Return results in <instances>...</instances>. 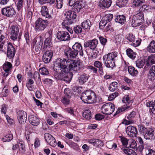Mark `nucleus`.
Segmentation results:
<instances>
[{
	"instance_id": "1",
	"label": "nucleus",
	"mask_w": 155,
	"mask_h": 155,
	"mask_svg": "<svg viewBox=\"0 0 155 155\" xmlns=\"http://www.w3.org/2000/svg\"><path fill=\"white\" fill-rule=\"evenodd\" d=\"M53 68L56 72L58 73L56 78L66 81H69L71 79L72 76L69 71H76L79 70V67L73 60L64 58L57 60Z\"/></svg>"
},
{
	"instance_id": "2",
	"label": "nucleus",
	"mask_w": 155,
	"mask_h": 155,
	"mask_svg": "<svg viewBox=\"0 0 155 155\" xmlns=\"http://www.w3.org/2000/svg\"><path fill=\"white\" fill-rule=\"evenodd\" d=\"M117 53L112 52L105 54L103 57V61L105 66L107 68H112L115 66V62L117 60Z\"/></svg>"
},
{
	"instance_id": "3",
	"label": "nucleus",
	"mask_w": 155,
	"mask_h": 155,
	"mask_svg": "<svg viewBox=\"0 0 155 155\" xmlns=\"http://www.w3.org/2000/svg\"><path fill=\"white\" fill-rule=\"evenodd\" d=\"M81 98L83 101L88 104L95 103L97 102L95 94L91 90L83 92Z\"/></svg>"
},
{
	"instance_id": "4",
	"label": "nucleus",
	"mask_w": 155,
	"mask_h": 155,
	"mask_svg": "<svg viewBox=\"0 0 155 155\" xmlns=\"http://www.w3.org/2000/svg\"><path fill=\"white\" fill-rule=\"evenodd\" d=\"M75 12L74 11H69L65 13V16L66 18L62 23V25L67 27H68V25L72 23L73 19H75L77 17V15Z\"/></svg>"
},
{
	"instance_id": "5",
	"label": "nucleus",
	"mask_w": 155,
	"mask_h": 155,
	"mask_svg": "<svg viewBox=\"0 0 155 155\" xmlns=\"http://www.w3.org/2000/svg\"><path fill=\"white\" fill-rule=\"evenodd\" d=\"M48 21L39 18L37 19L35 24V29L36 31H39L44 30L47 26Z\"/></svg>"
},
{
	"instance_id": "6",
	"label": "nucleus",
	"mask_w": 155,
	"mask_h": 155,
	"mask_svg": "<svg viewBox=\"0 0 155 155\" xmlns=\"http://www.w3.org/2000/svg\"><path fill=\"white\" fill-rule=\"evenodd\" d=\"M143 16V13L141 12H139L138 13L134 15L132 19L130 20L132 26L136 27L140 25L142 22Z\"/></svg>"
},
{
	"instance_id": "7",
	"label": "nucleus",
	"mask_w": 155,
	"mask_h": 155,
	"mask_svg": "<svg viewBox=\"0 0 155 155\" xmlns=\"http://www.w3.org/2000/svg\"><path fill=\"white\" fill-rule=\"evenodd\" d=\"M115 108L114 105L112 103H106L101 108V112L104 114L110 115L114 111Z\"/></svg>"
},
{
	"instance_id": "8",
	"label": "nucleus",
	"mask_w": 155,
	"mask_h": 155,
	"mask_svg": "<svg viewBox=\"0 0 155 155\" xmlns=\"http://www.w3.org/2000/svg\"><path fill=\"white\" fill-rule=\"evenodd\" d=\"M69 5L71 6L70 2L69 3ZM86 5V3L85 1L82 0H78L74 2V3L71 5L73 6L72 9L74 11L78 12L81 9L84 7Z\"/></svg>"
},
{
	"instance_id": "9",
	"label": "nucleus",
	"mask_w": 155,
	"mask_h": 155,
	"mask_svg": "<svg viewBox=\"0 0 155 155\" xmlns=\"http://www.w3.org/2000/svg\"><path fill=\"white\" fill-rule=\"evenodd\" d=\"M1 12L3 15L7 17H12L16 13L14 8L11 6L2 8Z\"/></svg>"
},
{
	"instance_id": "10",
	"label": "nucleus",
	"mask_w": 155,
	"mask_h": 155,
	"mask_svg": "<svg viewBox=\"0 0 155 155\" xmlns=\"http://www.w3.org/2000/svg\"><path fill=\"white\" fill-rule=\"evenodd\" d=\"M57 38L60 41H68L70 39L69 33L66 31H58L57 33Z\"/></svg>"
},
{
	"instance_id": "11",
	"label": "nucleus",
	"mask_w": 155,
	"mask_h": 155,
	"mask_svg": "<svg viewBox=\"0 0 155 155\" xmlns=\"http://www.w3.org/2000/svg\"><path fill=\"white\" fill-rule=\"evenodd\" d=\"M98 44V40L96 39H93L87 41L84 44V47L85 48L89 47L92 50H95Z\"/></svg>"
},
{
	"instance_id": "12",
	"label": "nucleus",
	"mask_w": 155,
	"mask_h": 155,
	"mask_svg": "<svg viewBox=\"0 0 155 155\" xmlns=\"http://www.w3.org/2000/svg\"><path fill=\"white\" fill-rule=\"evenodd\" d=\"M147 81L152 84L155 82V66L153 65L149 70Z\"/></svg>"
},
{
	"instance_id": "13",
	"label": "nucleus",
	"mask_w": 155,
	"mask_h": 155,
	"mask_svg": "<svg viewBox=\"0 0 155 155\" xmlns=\"http://www.w3.org/2000/svg\"><path fill=\"white\" fill-rule=\"evenodd\" d=\"M44 137L46 142L50 146L53 147L56 146L55 139L51 135L48 133H45L44 134Z\"/></svg>"
},
{
	"instance_id": "14",
	"label": "nucleus",
	"mask_w": 155,
	"mask_h": 155,
	"mask_svg": "<svg viewBox=\"0 0 155 155\" xmlns=\"http://www.w3.org/2000/svg\"><path fill=\"white\" fill-rule=\"evenodd\" d=\"M126 132L128 136L132 137H136L137 134V128L131 125L128 126L126 128Z\"/></svg>"
},
{
	"instance_id": "15",
	"label": "nucleus",
	"mask_w": 155,
	"mask_h": 155,
	"mask_svg": "<svg viewBox=\"0 0 155 155\" xmlns=\"http://www.w3.org/2000/svg\"><path fill=\"white\" fill-rule=\"evenodd\" d=\"M17 117L19 122L21 124H24L27 119L26 113L22 110H20L17 113Z\"/></svg>"
},
{
	"instance_id": "16",
	"label": "nucleus",
	"mask_w": 155,
	"mask_h": 155,
	"mask_svg": "<svg viewBox=\"0 0 155 155\" xmlns=\"http://www.w3.org/2000/svg\"><path fill=\"white\" fill-rule=\"evenodd\" d=\"M7 56L9 58H13L15 54V49L12 44L9 43L7 45Z\"/></svg>"
},
{
	"instance_id": "17",
	"label": "nucleus",
	"mask_w": 155,
	"mask_h": 155,
	"mask_svg": "<svg viewBox=\"0 0 155 155\" xmlns=\"http://www.w3.org/2000/svg\"><path fill=\"white\" fill-rule=\"evenodd\" d=\"M11 38L14 41L17 40L19 31L18 27L17 26L13 25L11 27Z\"/></svg>"
},
{
	"instance_id": "18",
	"label": "nucleus",
	"mask_w": 155,
	"mask_h": 155,
	"mask_svg": "<svg viewBox=\"0 0 155 155\" xmlns=\"http://www.w3.org/2000/svg\"><path fill=\"white\" fill-rule=\"evenodd\" d=\"M40 12L41 15L43 17L48 19L52 18L51 12H50L46 6H42L41 8Z\"/></svg>"
},
{
	"instance_id": "19",
	"label": "nucleus",
	"mask_w": 155,
	"mask_h": 155,
	"mask_svg": "<svg viewBox=\"0 0 155 155\" xmlns=\"http://www.w3.org/2000/svg\"><path fill=\"white\" fill-rule=\"evenodd\" d=\"M64 54L68 58L72 59L75 58L78 55V53L73 49L69 48L65 50Z\"/></svg>"
},
{
	"instance_id": "20",
	"label": "nucleus",
	"mask_w": 155,
	"mask_h": 155,
	"mask_svg": "<svg viewBox=\"0 0 155 155\" xmlns=\"http://www.w3.org/2000/svg\"><path fill=\"white\" fill-rule=\"evenodd\" d=\"M53 55V52L51 51H46L42 56L43 61L45 63H49L51 61Z\"/></svg>"
},
{
	"instance_id": "21",
	"label": "nucleus",
	"mask_w": 155,
	"mask_h": 155,
	"mask_svg": "<svg viewBox=\"0 0 155 155\" xmlns=\"http://www.w3.org/2000/svg\"><path fill=\"white\" fill-rule=\"evenodd\" d=\"M155 64V54H152L148 56L146 60V64L144 68L145 69L148 67Z\"/></svg>"
},
{
	"instance_id": "22",
	"label": "nucleus",
	"mask_w": 155,
	"mask_h": 155,
	"mask_svg": "<svg viewBox=\"0 0 155 155\" xmlns=\"http://www.w3.org/2000/svg\"><path fill=\"white\" fill-rule=\"evenodd\" d=\"M72 49L79 53L80 55L83 56L84 54L82 48L80 43L78 42L75 43L72 46Z\"/></svg>"
},
{
	"instance_id": "23",
	"label": "nucleus",
	"mask_w": 155,
	"mask_h": 155,
	"mask_svg": "<svg viewBox=\"0 0 155 155\" xmlns=\"http://www.w3.org/2000/svg\"><path fill=\"white\" fill-rule=\"evenodd\" d=\"M28 120L30 123L32 125L37 126L40 123V120L39 118L33 115L29 116Z\"/></svg>"
},
{
	"instance_id": "24",
	"label": "nucleus",
	"mask_w": 155,
	"mask_h": 155,
	"mask_svg": "<svg viewBox=\"0 0 155 155\" xmlns=\"http://www.w3.org/2000/svg\"><path fill=\"white\" fill-rule=\"evenodd\" d=\"M88 142L96 147H101L103 145V143L102 141L98 139H93L88 140Z\"/></svg>"
},
{
	"instance_id": "25",
	"label": "nucleus",
	"mask_w": 155,
	"mask_h": 155,
	"mask_svg": "<svg viewBox=\"0 0 155 155\" xmlns=\"http://www.w3.org/2000/svg\"><path fill=\"white\" fill-rule=\"evenodd\" d=\"M154 130L150 129H148L145 134L144 135V138L146 140H151L153 139Z\"/></svg>"
},
{
	"instance_id": "26",
	"label": "nucleus",
	"mask_w": 155,
	"mask_h": 155,
	"mask_svg": "<svg viewBox=\"0 0 155 155\" xmlns=\"http://www.w3.org/2000/svg\"><path fill=\"white\" fill-rule=\"evenodd\" d=\"M88 74H83L79 78V82L81 84H83L88 80Z\"/></svg>"
},
{
	"instance_id": "27",
	"label": "nucleus",
	"mask_w": 155,
	"mask_h": 155,
	"mask_svg": "<svg viewBox=\"0 0 155 155\" xmlns=\"http://www.w3.org/2000/svg\"><path fill=\"white\" fill-rule=\"evenodd\" d=\"M111 0H103L101 2L100 7L102 8H108L111 5Z\"/></svg>"
},
{
	"instance_id": "28",
	"label": "nucleus",
	"mask_w": 155,
	"mask_h": 155,
	"mask_svg": "<svg viewBox=\"0 0 155 155\" xmlns=\"http://www.w3.org/2000/svg\"><path fill=\"white\" fill-rule=\"evenodd\" d=\"M147 50L150 53H155V41L153 40L150 43Z\"/></svg>"
},
{
	"instance_id": "29",
	"label": "nucleus",
	"mask_w": 155,
	"mask_h": 155,
	"mask_svg": "<svg viewBox=\"0 0 155 155\" xmlns=\"http://www.w3.org/2000/svg\"><path fill=\"white\" fill-rule=\"evenodd\" d=\"M146 105L150 107L152 113L155 114V104L153 102L148 101L146 102Z\"/></svg>"
},
{
	"instance_id": "30",
	"label": "nucleus",
	"mask_w": 155,
	"mask_h": 155,
	"mask_svg": "<svg viewBox=\"0 0 155 155\" xmlns=\"http://www.w3.org/2000/svg\"><path fill=\"white\" fill-rule=\"evenodd\" d=\"M126 18L124 15H118L116 16L115 20L117 22L123 24L126 21Z\"/></svg>"
},
{
	"instance_id": "31",
	"label": "nucleus",
	"mask_w": 155,
	"mask_h": 155,
	"mask_svg": "<svg viewBox=\"0 0 155 155\" xmlns=\"http://www.w3.org/2000/svg\"><path fill=\"white\" fill-rule=\"evenodd\" d=\"M91 25V22L89 20H86L82 22L81 23V26L84 29L90 30Z\"/></svg>"
},
{
	"instance_id": "32",
	"label": "nucleus",
	"mask_w": 155,
	"mask_h": 155,
	"mask_svg": "<svg viewBox=\"0 0 155 155\" xmlns=\"http://www.w3.org/2000/svg\"><path fill=\"white\" fill-rule=\"evenodd\" d=\"M145 63V60L143 59H139L136 62V66L139 68H142Z\"/></svg>"
},
{
	"instance_id": "33",
	"label": "nucleus",
	"mask_w": 155,
	"mask_h": 155,
	"mask_svg": "<svg viewBox=\"0 0 155 155\" xmlns=\"http://www.w3.org/2000/svg\"><path fill=\"white\" fill-rule=\"evenodd\" d=\"M128 71L129 74L133 76H136L138 73L137 71L134 67L131 66L128 67Z\"/></svg>"
},
{
	"instance_id": "34",
	"label": "nucleus",
	"mask_w": 155,
	"mask_h": 155,
	"mask_svg": "<svg viewBox=\"0 0 155 155\" xmlns=\"http://www.w3.org/2000/svg\"><path fill=\"white\" fill-rule=\"evenodd\" d=\"M118 84L116 82H112L110 84L109 87V90L111 91H114L118 90Z\"/></svg>"
},
{
	"instance_id": "35",
	"label": "nucleus",
	"mask_w": 155,
	"mask_h": 155,
	"mask_svg": "<svg viewBox=\"0 0 155 155\" xmlns=\"http://www.w3.org/2000/svg\"><path fill=\"white\" fill-rule=\"evenodd\" d=\"M126 52L127 55L130 58L132 59H134L135 58L136 55V53L133 51L131 49H127L126 50Z\"/></svg>"
},
{
	"instance_id": "36",
	"label": "nucleus",
	"mask_w": 155,
	"mask_h": 155,
	"mask_svg": "<svg viewBox=\"0 0 155 155\" xmlns=\"http://www.w3.org/2000/svg\"><path fill=\"white\" fill-rule=\"evenodd\" d=\"M12 64L8 62L5 63L3 66L4 70L5 71H9L12 68Z\"/></svg>"
},
{
	"instance_id": "37",
	"label": "nucleus",
	"mask_w": 155,
	"mask_h": 155,
	"mask_svg": "<svg viewBox=\"0 0 155 155\" xmlns=\"http://www.w3.org/2000/svg\"><path fill=\"white\" fill-rule=\"evenodd\" d=\"M83 117L86 119L89 120L91 118V113L90 110H85L83 113Z\"/></svg>"
},
{
	"instance_id": "38",
	"label": "nucleus",
	"mask_w": 155,
	"mask_h": 155,
	"mask_svg": "<svg viewBox=\"0 0 155 155\" xmlns=\"http://www.w3.org/2000/svg\"><path fill=\"white\" fill-rule=\"evenodd\" d=\"M113 15L111 14H109L106 15L102 18L103 20L106 21L107 23L111 21L113 18Z\"/></svg>"
},
{
	"instance_id": "39",
	"label": "nucleus",
	"mask_w": 155,
	"mask_h": 155,
	"mask_svg": "<svg viewBox=\"0 0 155 155\" xmlns=\"http://www.w3.org/2000/svg\"><path fill=\"white\" fill-rule=\"evenodd\" d=\"M33 45H35L36 44H37L41 45L42 46L43 44V40H42L40 38L37 37L35 38L33 40Z\"/></svg>"
},
{
	"instance_id": "40",
	"label": "nucleus",
	"mask_w": 155,
	"mask_h": 155,
	"mask_svg": "<svg viewBox=\"0 0 155 155\" xmlns=\"http://www.w3.org/2000/svg\"><path fill=\"white\" fill-rule=\"evenodd\" d=\"M13 138V136L12 134H6L2 139L4 142H8L11 141Z\"/></svg>"
},
{
	"instance_id": "41",
	"label": "nucleus",
	"mask_w": 155,
	"mask_h": 155,
	"mask_svg": "<svg viewBox=\"0 0 155 155\" xmlns=\"http://www.w3.org/2000/svg\"><path fill=\"white\" fill-rule=\"evenodd\" d=\"M127 39L130 42H134L135 37L132 33H130L127 35Z\"/></svg>"
},
{
	"instance_id": "42",
	"label": "nucleus",
	"mask_w": 155,
	"mask_h": 155,
	"mask_svg": "<svg viewBox=\"0 0 155 155\" xmlns=\"http://www.w3.org/2000/svg\"><path fill=\"white\" fill-rule=\"evenodd\" d=\"M139 131V132L142 134H143V135L147 132V131L148 129L145 127L144 126L140 125L138 126Z\"/></svg>"
},
{
	"instance_id": "43",
	"label": "nucleus",
	"mask_w": 155,
	"mask_h": 155,
	"mask_svg": "<svg viewBox=\"0 0 155 155\" xmlns=\"http://www.w3.org/2000/svg\"><path fill=\"white\" fill-rule=\"evenodd\" d=\"M149 147H145L146 154L147 155H155V151L149 148Z\"/></svg>"
},
{
	"instance_id": "44",
	"label": "nucleus",
	"mask_w": 155,
	"mask_h": 155,
	"mask_svg": "<svg viewBox=\"0 0 155 155\" xmlns=\"http://www.w3.org/2000/svg\"><path fill=\"white\" fill-rule=\"evenodd\" d=\"M144 2V0H134L133 5L136 7H138L141 5Z\"/></svg>"
},
{
	"instance_id": "45",
	"label": "nucleus",
	"mask_w": 155,
	"mask_h": 155,
	"mask_svg": "<svg viewBox=\"0 0 155 155\" xmlns=\"http://www.w3.org/2000/svg\"><path fill=\"white\" fill-rule=\"evenodd\" d=\"M74 32L77 34H81L82 31V29L81 27L79 25H76L74 28Z\"/></svg>"
},
{
	"instance_id": "46",
	"label": "nucleus",
	"mask_w": 155,
	"mask_h": 155,
	"mask_svg": "<svg viewBox=\"0 0 155 155\" xmlns=\"http://www.w3.org/2000/svg\"><path fill=\"white\" fill-rule=\"evenodd\" d=\"M71 98H68L67 96H64L62 100H61L62 103L65 105H67L70 102V99Z\"/></svg>"
},
{
	"instance_id": "47",
	"label": "nucleus",
	"mask_w": 155,
	"mask_h": 155,
	"mask_svg": "<svg viewBox=\"0 0 155 155\" xmlns=\"http://www.w3.org/2000/svg\"><path fill=\"white\" fill-rule=\"evenodd\" d=\"M39 71L41 74L43 75H47L49 74L48 71L45 67L41 68L40 69Z\"/></svg>"
},
{
	"instance_id": "48",
	"label": "nucleus",
	"mask_w": 155,
	"mask_h": 155,
	"mask_svg": "<svg viewBox=\"0 0 155 155\" xmlns=\"http://www.w3.org/2000/svg\"><path fill=\"white\" fill-rule=\"evenodd\" d=\"M18 148L19 150L22 153H24L25 151V147L24 143L21 142L18 143Z\"/></svg>"
},
{
	"instance_id": "49",
	"label": "nucleus",
	"mask_w": 155,
	"mask_h": 155,
	"mask_svg": "<svg viewBox=\"0 0 155 155\" xmlns=\"http://www.w3.org/2000/svg\"><path fill=\"white\" fill-rule=\"evenodd\" d=\"M63 0H56V7L58 9H60L62 8L63 5Z\"/></svg>"
},
{
	"instance_id": "50",
	"label": "nucleus",
	"mask_w": 155,
	"mask_h": 155,
	"mask_svg": "<svg viewBox=\"0 0 155 155\" xmlns=\"http://www.w3.org/2000/svg\"><path fill=\"white\" fill-rule=\"evenodd\" d=\"M94 65L95 67L98 68L99 69L103 68V64L101 62L99 61H95Z\"/></svg>"
},
{
	"instance_id": "51",
	"label": "nucleus",
	"mask_w": 155,
	"mask_h": 155,
	"mask_svg": "<svg viewBox=\"0 0 155 155\" xmlns=\"http://www.w3.org/2000/svg\"><path fill=\"white\" fill-rule=\"evenodd\" d=\"M7 36V34L3 31L0 30V42Z\"/></svg>"
},
{
	"instance_id": "52",
	"label": "nucleus",
	"mask_w": 155,
	"mask_h": 155,
	"mask_svg": "<svg viewBox=\"0 0 155 155\" xmlns=\"http://www.w3.org/2000/svg\"><path fill=\"white\" fill-rule=\"evenodd\" d=\"M120 140L123 144L124 146H126L128 143V140L127 139L124 137H120Z\"/></svg>"
},
{
	"instance_id": "53",
	"label": "nucleus",
	"mask_w": 155,
	"mask_h": 155,
	"mask_svg": "<svg viewBox=\"0 0 155 155\" xmlns=\"http://www.w3.org/2000/svg\"><path fill=\"white\" fill-rule=\"evenodd\" d=\"M107 22L106 21L103 20V19L102 18L101 20L99 23V28L100 29H103L106 25L107 24Z\"/></svg>"
},
{
	"instance_id": "54",
	"label": "nucleus",
	"mask_w": 155,
	"mask_h": 155,
	"mask_svg": "<svg viewBox=\"0 0 155 155\" xmlns=\"http://www.w3.org/2000/svg\"><path fill=\"white\" fill-rule=\"evenodd\" d=\"M64 96H67L68 98H71V93L70 89L68 88H65L64 90Z\"/></svg>"
},
{
	"instance_id": "55",
	"label": "nucleus",
	"mask_w": 155,
	"mask_h": 155,
	"mask_svg": "<svg viewBox=\"0 0 155 155\" xmlns=\"http://www.w3.org/2000/svg\"><path fill=\"white\" fill-rule=\"evenodd\" d=\"M118 93L117 92H114L111 94L108 97V99L109 101H111L113 99L115 98L116 97L118 96Z\"/></svg>"
},
{
	"instance_id": "56",
	"label": "nucleus",
	"mask_w": 155,
	"mask_h": 155,
	"mask_svg": "<svg viewBox=\"0 0 155 155\" xmlns=\"http://www.w3.org/2000/svg\"><path fill=\"white\" fill-rule=\"evenodd\" d=\"M141 40L140 39H138L136 40L134 42H132L131 45L134 47H136L139 46L140 44Z\"/></svg>"
},
{
	"instance_id": "57",
	"label": "nucleus",
	"mask_w": 155,
	"mask_h": 155,
	"mask_svg": "<svg viewBox=\"0 0 155 155\" xmlns=\"http://www.w3.org/2000/svg\"><path fill=\"white\" fill-rule=\"evenodd\" d=\"M51 38L49 37L45 40L44 43L45 44V45H49L50 46H51L52 45Z\"/></svg>"
},
{
	"instance_id": "58",
	"label": "nucleus",
	"mask_w": 155,
	"mask_h": 155,
	"mask_svg": "<svg viewBox=\"0 0 155 155\" xmlns=\"http://www.w3.org/2000/svg\"><path fill=\"white\" fill-rule=\"evenodd\" d=\"M134 123V121L132 120H126L124 119L122 122V124H125L126 125H128L132 124Z\"/></svg>"
},
{
	"instance_id": "59",
	"label": "nucleus",
	"mask_w": 155,
	"mask_h": 155,
	"mask_svg": "<svg viewBox=\"0 0 155 155\" xmlns=\"http://www.w3.org/2000/svg\"><path fill=\"white\" fill-rule=\"evenodd\" d=\"M40 140L37 138H36L35 140L34 145L35 148L38 147L40 145Z\"/></svg>"
},
{
	"instance_id": "60",
	"label": "nucleus",
	"mask_w": 155,
	"mask_h": 155,
	"mask_svg": "<svg viewBox=\"0 0 155 155\" xmlns=\"http://www.w3.org/2000/svg\"><path fill=\"white\" fill-rule=\"evenodd\" d=\"M24 37L26 39V41L27 44H29L30 43V41L29 39V36L28 32H26L24 34Z\"/></svg>"
},
{
	"instance_id": "61",
	"label": "nucleus",
	"mask_w": 155,
	"mask_h": 155,
	"mask_svg": "<svg viewBox=\"0 0 155 155\" xmlns=\"http://www.w3.org/2000/svg\"><path fill=\"white\" fill-rule=\"evenodd\" d=\"M8 43L6 42L5 43L4 42H2L0 44V50L4 51V50L3 49V48H6L7 47Z\"/></svg>"
},
{
	"instance_id": "62",
	"label": "nucleus",
	"mask_w": 155,
	"mask_h": 155,
	"mask_svg": "<svg viewBox=\"0 0 155 155\" xmlns=\"http://www.w3.org/2000/svg\"><path fill=\"white\" fill-rule=\"evenodd\" d=\"M130 147L134 149L136 148L137 149V144L136 141L134 140H132L131 143L130 145Z\"/></svg>"
},
{
	"instance_id": "63",
	"label": "nucleus",
	"mask_w": 155,
	"mask_h": 155,
	"mask_svg": "<svg viewBox=\"0 0 155 155\" xmlns=\"http://www.w3.org/2000/svg\"><path fill=\"white\" fill-rule=\"evenodd\" d=\"M99 39L101 43L103 45H105L107 41V39L101 36L99 37Z\"/></svg>"
},
{
	"instance_id": "64",
	"label": "nucleus",
	"mask_w": 155,
	"mask_h": 155,
	"mask_svg": "<svg viewBox=\"0 0 155 155\" xmlns=\"http://www.w3.org/2000/svg\"><path fill=\"white\" fill-rule=\"evenodd\" d=\"M104 117V116L101 114H97L95 115V118L96 120H101Z\"/></svg>"
}]
</instances>
